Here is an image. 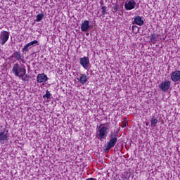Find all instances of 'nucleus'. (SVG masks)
<instances>
[{"mask_svg": "<svg viewBox=\"0 0 180 180\" xmlns=\"http://www.w3.org/2000/svg\"><path fill=\"white\" fill-rule=\"evenodd\" d=\"M12 73L15 77H18V78H21L22 81H26V78H27V75H26V68L25 65H20L19 63H15L13 66Z\"/></svg>", "mask_w": 180, "mask_h": 180, "instance_id": "nucleus-1", "label": "nucleus"}, {"mask_svg": "<svg viewBox=\"0 0 180 180\" xmlns=\"http://www.w3.org/2000/svg\"><path fill=\"white\" fill-rule=\"evenodd\" d=\"M110 140L107 143V146H105L104 151H109L110 148H113L115 146H116V143H117V137H119V134L116 131H111L110 135L109 136Z\"/></svg>", "mask_w": 180, "mask_h": 180, "instance_id": "nucleus-2", "label": "nucleus"}, {"mask_svg": "<svg viewBox=\"0 0 180 180\" xmlns=\"http://www.w3.org/2000/svg\"><path fill=\"white\" fill-rule=\"evenodd\" d=\"M108 130H109V128L105 127V124H101L98 127L96 137L100 141H103L108 137Z\"/></svg>", "mask_w": 180, "mask_h": 180, "instance_id": "nucleus-3", "label": "nucleus"}, {"mask_svg": "<svg viewBox=\"0 0 180 180\" xmlns=\"http://www.w3.org/2000/svg\"><path fill=\"white\" fill-rule=\"evenodd\" d=\"M9 130L6 129V127H4L0 130V143L5 144L6 141H9Z\"/></svg>", "mask_w": 180, "mask_h": 180, "instance_id": "nucleus-4", "label": "nucleus"}, {"mask_svg": "<svg viewBox=\"0 0 180 180\" xmlns=\"http://www.w3.org/2000/svg\"><path fill=\"white\" fill-rule=\"evenodd\" d=\"M9 40V32L7 31H2L0 34V44L4 46Z\"/></svg>", "mask_w": 180, "mask_h": 180, "instance_id": "nucleus-5", "label": "nucleus"}, {"mask_svg": "<svg viewBox=\"0 0 180 180\" xmlns=\"http://www.w3.org/2000/svg\"><path fill=\"white\" fill-rule=\"evenodd\" d=\"M159 88L162 92H167V91L171 88V82L169 80L162 82L159 85Z\"/></svg>", "mask_w": 180, "mask_h": 180, "instance_id": "nucleus-6", "label": "nucleus"}, {"mask_svg": "<svg viewBox=\"0 0 180 180\" xmlns=\"http://www.w3.org/2000/svg\"><path fill=\"white\" fill-rule=\"evenodd\" d=\"M79 63L84 68V70H86L87 71H89V68H88V65H89V58L84 56L83 58H81L79 60Z\"/></svg>", "mask_w": 180, "mask_h": 180, "instance_id": "nucleus-7", "label": "nucleus"}, {"mask_svg": "<svg viewBox=\"0 0 180 180\" xmlns=\"http://www.w3.org/2000/svg\"><path fill=\"white\" fill-rule=\"evenodd\" d=\"M126 11H131L136 8V1L134 0H127L124 4Z\"/></svg>", "mask_w": 180, "mask_h": 180, "instance_id": "nucleus-8", "label": "nucleus"}, {"mask_svg": "<svg viewBox=\"0 0 180 180\" xmlns=\"http://www.w3.org/2000/svg\"><path fill=\"white\" fill-rule=\"evenodd\" d=\"M132 25H137L138 26H143L144 25V18L141 16H136L134 18V21L132 22Z\"/></svg>", "mask_w": 180, "mask_h": 180, "instance_id": "nucleus-9", "label": "nucleus"}, {"mask_svg": "<svg viewBox=\"0 0 180 180\" xmlns=\"http://www.w3.org/2000/svg\"><path fill=\"white\" fill-rule=\"evenodd\" d=\"M12 58H16L17 61H22V64H25V60H23V56L19 51H14L11 55Z\"/></svg>", "mask_w": 180, "mask_h": 180, "instance_id": "nucleus-10", "label": "nucleus"}, {"mask_svg": "<svg viewBox=\"0 0 180 180\" xmlns=\"http://www.w3.org/2000/svg\"><path fill=\"white\" fill-rule=\"evenodd\" d=\"M37 81L39 84H41V82H46V81H49V77L44 73L38 74L37 77Z\"/></svg>", "mask_w": 180, "mask_h": 180, "instance_id": "nucleus-11", "label": "nucleus"}, {"mask_svg": "<svg viewBox=\"0 0 180 180\" xmlns=\"http://www.w3.org/2000/svg\"><path fill=\"white\" fill-rule=\"evenodd\" d=\"M171 79L174 82H178V81H180V71L176 70L173 72L171 75Z\"/></svg>", "mask_w": 180, "mask_h": 180, "instance_id": "nucleus-12", "label": "nucleus"}, {"mask_svg": "<svg viewBox=\"0 0 180 180\" xmlns=\"http://www.w3.org/2000/svg\"><path fill=\"white\" fill-rule=\"evenodd\" d=\"M32 46H39V41L37 40H34L31 42H29L24 47L22 48V53H25V51H27V49L29 47H32Z\"/></svg>", "mask_w": 180, "mask_h": 180, "instance_id": "nucleus-13", "label": "nucleus"}, {"mask_svg": "<svg viewBox=\"0 0 180 180\" xmlns=\"http://www.w3.org/2000/svg\"><path fill=\"white\" fill-rule=\"evenodd\" d=\"M89 20H84L81 24V30L82 32H88L89 30Z\"/></svg>", "mask_w": 180, "mask_h": 180, "instance_id": "nucleus-14", "label": "nucleus"}, {"mask_svg": "<svg viewBox=\"0 0 180 180\" xmlns=\"http://www.w3.org/2000/svg\"><path fill=\"white\" fill-rule=\"evenodd\" d=\"M77 79L79 80V82H80L82 85H84V84L88 82V76H86L85 74L80 73V77L77 78Z\"/></svg>", "mask_w": 180, "mask_h": 180, "instance_id": "nucleus-15", "label": "nucleus"}, {"mask_svg": "<svg viewBox=\"0 0 180 180\" xmlns=\"http://www.w3.org/2000/svg\"><path fill=\"white\" fill-rule=\"evenodd\" d=\"M157 123H158V120L157 118H155L154 117H153L150 120L151 127H155V126H157Z\"/></svg>", "mask_w": 180, "mask_h": 180, "instance_id": "nucleus-16", "label": "nucleus"}, {"mask_svg": "<svg viewBox=\"0 0 180 180\" xmlns=\"http://www.w3.org/2000/svg\"><path fill=\"white\" fill-rule=\"evenodd\" d=\"M157 37H158V36L155 33L150 34V41H152V43H155V41H157Z\"/></svg>", "mask_w": 180, "mask_h": 180, "instance_id": "nucleus-17", "label": "nucleus"}, {"mask_svg": "<svg viewBox=\"0 0 180 180\" xmlns=\"http://www.w3.org/2000/svg\"><path fill=\"white\" fill-rule=\"evenodd\" d=\"M43 18H44V14L39 13L37 15L36 22H41L43 20Z\"/></svg>", "mask_w": 180, "mask_h": 180, "instance_id": "nucleus-18", "label": "nucleus"}, {"mask_svg": "<svg viewBox=\"0 0 180 180\" xmlns=\"http://www.w3.org/2000/svg\"><path fill=\"white\" fill-rule=\"evenodd\" d=\"M43 98L44 99H46V98L47 99H50V98H51V94L50 93V91H49V90L46 91V94L43 96Z\"/></svg>", "mask_w": 180, "mask_h": 180, "instance_id": "nucleus-19", "label": "nucleus"}, {"mask_svg": "<svg viewBox=\"0 0 180 180\" xmlns=\"http://www.w3.org/2000/svg\"><path fill=\"white\" fill-rule=\"evenodd\" d=\"M102 11L101 15H105L106 13H108V7L103 6L101 7Z\"/></svg>", "mask_w": 180, "mask_h": 180, "instance_id": "nucleus-20", "label": "nucleus"}, {"mask_svg": "<svg viewBox=\"0 0 180 180\" xmlns=\"http://www.w3.org/2000/svg\"><path fill=\"white\" fill-rule=\"evenodd\" d=\"M139 27H137L136 25H133L132 26V33H134V34H137V33H139Z\"/></svg>", "mask_w": 180, "mask_h": 180, "instance_id": "nucleus-21", "label": "nucleus"}, {"mask_svg": "<svg viewBox=\"0 0 180 180\" xmlns=\"http://www.w3.org/2000/svg\"><path fill=\"white\" fill-rule=\"evenodd\" d=\"M113 12H117V11L119 10V4H115L113 7Z\"/></svg>", "mask_w": 180, "mask_h": 180, "instance_id": "nucleus-22", "label": "nucleus"}, {"mask_svg": "<svg viewBox=\"0 0 180 180\" xmlns=\"http://www.w3.org/2000/svg\"><path fill=\"white\" fill-rule=\"evenodd\" d=\"M100 5L101 6H103V0L100 1Z\"/></svg>", "mask_w": 180, "mask_h": 180, "instance_id": "nucleus-23", "label": "nucleus"}, {"mask_svg": "<svg viewBox=\"0 0 180 180\" xmlns=\"http://www.w3.org/2000/svg\"><path fill=\"white\" fill-rule=\"evenodd\" d=\"M86 180H96V178H89V179H86Z\"/></svg>", "mask_w": 180, "mask_h": 180, "instance_id": "nucleus-24", "label": "nucleus"}, {"mask_svg": "<svg viewBox=\"0 0 180 180\" xmlns=\"http://www.w3.org/2000/svg\"><path fill=\"white\" fill-rule=\"evenodd\" d=\"M88 34H89V33H87V34H86V36H88Z\"/></svg>", "mask_w": 180, "mask_h": 180, "instance_id": "nucleus-25", "label": "nucleus"}]
</instances>
